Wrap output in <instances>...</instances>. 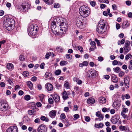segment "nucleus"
Returning a JSON list of instances; mask_svg holds the SVG:
<instances>
[{
  "label": "nucleus",
  "instance_id": "bb28decb",
  "mask_svg": "<svg viewBox=\"0 0 132 132\" xmlns=\"http://www.w3.org/2000/svg\"><path fill=\"white\" fill-rule=\"evenodd\" d=\"M119 128L121 131H126L127 130V128L125 126L122 125L119 127Z\"/></svg>",
  "mask_w": 132,
  "mask_h": 132
},
{
  "label": "nucleus",
  "instance_id": "6ab92c4d",
  "mask_svg": "<svg viewBox=\"0 0 132 132\" xmlns=\"http://www.w3.org/2000/svg\"><path fill=\"white\" fill-rule=\"evenodd\" d=\"M111 80L112 82L115 83L117 82L118 81L117 77L115 75H113L112 76Z\"/></svg>",
  "mask_w": 132,
  "mask_h": 132
},
{
  "label": "nucleus",
  "instance_id": "1a4fd4ad",
  "mask_svg": "<svg viewBox=\"0 0 132 132\" xmlns=\"http://www.w3.org/2000/svg\"><path fill=\"white\" fill-rule=\"evenodd\" d=\"M18 129L16 126H12L8 128L6 132H18Z\"/></svg>",
  "mask_w": 132,
  "mask_h": 132
},
{
  "label": "nucleus",
  "instance_id": "f257e3e1",
  "mask_svg": "<svg viewBox=\"0 0 132 132\" xmlns=\"http://www.w3.org/2000/svg\"><path fill=\"white\" fill-rule=\"evenodd\" d=\"M3 25L5 28L8 31L12 30L15 24V21L12 18H5L4 21Z\"/></svg>",
  "mask_w": 132,
  "mask_h": 132
},
{
  "label": "nucleus",
  "instance_id": "a211bd4d",
  "mask_svg": "<svg viewBox=\"0 0 132 132\" xmlns=\"http://www.w3.org/2000/svg\"><path fill=\"white\" fill-rule=\"evenodd\" d=\"M96 116L98 117L99 119V120L101 121L103 119L104 117L99 111L97 112L96 113Z\"/></svg>",
  "mask_w": 132,
  "mask_h": 132
},
{
  "label": "nucleus",
  "instance_id": "69168bd1",
  "mask_svg": "<svg viewBox=\"0 0 132 132\" xmlns=\"http://www.w3.org/2000/svg\"><path fill=\"white\" fill-rule=\"evenodd\" d=\"M116 27L117 29H118L120 28V26L118 23H117L116 25Z\"/></svg>",
  "mask_w": 132,
  "mask_h": 132
},
{
  "label": "nucleus",
  "instance_id": "e433bc0d",
  "mask_svg": "<svg viewBox=\"0 0 132 132\" xmlns=\"http://www.w3.org/2000/svg\"><path fill=\"white\" fill-rule=\"evenodd\" d=\"M114 71L117 73H119L120 70V68L119 67H117L115 68H113Z\"/></svg>",
  "mask_w": 132,
  "mask_h": 132
},
{
  "label": "nucleus",
  "instance_id": "c85d7f7f",
  "mask_svg": "<svg viewBox=\"0 0 132 132\" xmlns=\"http://www.w3.org/2000/svg\"><path fill=\"white\" fill-rule=\"evenodd\" d=\"M40 119L43 121H45L46 122H47L49 121V119L45 116H43L40 117Z\"/></svg>",
  "mask_w": 132,
  "mask_h": 132
},
{
  "label": "nucleus",
  "instance_id": "5fc2aeb1",
  "mask_svg": "<svg viewBox=\"0 0 132 132\" xmlns=\"http://www.w3.org/2000/svg\"><path fill=\"white\" fill-rule=\"evenodd\" d=\"M19 59L20 61H22L24 60V56L22 55H20L19 56Z\"/></svg>",
  "mask_w": 132,
  "mask_h": 132
},
{
  "label": "nucleus",
  "instance_id": "c756f323",
  "mask_svg": "<svg viewBox=\"0 0 132 132\" xmlns=\"http://www.w3.org/2000/svg\"><path fill=\"white\" fill-rule=\"evenodd\" d=\"M7 105V103L4 102H1L0 103V110L1 109L3 106H5L6 107V105Z\"/></svg>",
  "mask_w": 132,
  "mask_h": 132
},
{
  "label": "nucleus",
  "instance_id": "393cba45",
  "mask_svg": "<svg viewBox=\"0 0 132 132\" xmlns=\"http://www.w3.org/2000/svg\"><path fill=\"white\" fill-rule=\"evenodd\" d=\"M124 50L125 51L124 53H125L126 54L131 50V47L130 46H125Z\"/></svg>",
  "mask_w": 132,
  "mask_h": 132
},
{
  "label": "nucleus",
  "instance_id": "0e129e2a",
  "mask_svg": "<svg viewBox=\"0 0 132 132\" xmlns=\"http://www.w3.org/2000/svg\"><path fill=\"white\" fill-rule=\"evenodd\" d=\"M40 122V119L39 118H37L35 119L34 120V122L35 123H38Z\"/></svg>",
  "mask_w": 132,
  "mask_h": 132
},
{
  "label": "nucleus",
  "instance_id": "5701e85b",
  "mask_svg": "<svg viewBox=\"0 0 132 132\" xmlns=\"http://www.w3.org/2000/svg\"><path fill=\"white\" fill-rule=\"evenodd\" d=\"M36 111L34 109L29 110L28 111V113L30 115H35Z\"/></svg>",
  "mask_w": 132,
  "mask_h": 132
},
{
  "label": "nucleus",
  "instance_id": "c9c22d12",
  "mask_svg": "<svg viewBox=\"0 0 132 132\" xmlns=\"http://www.w3.org/2000/svg\"><path fill=\"white\" fill-rule=\"evenodd\" d=\"M61 71L60 70H57L55 72V74L57 76L59 75L61 73Z\"/></svg>",
  "mask_w": 132,
  "mask_h": 132
},
{
  "label": "nucleus",
  "instance_id": "aec40b11",
  "mask_svg": "<svg viewBox=\"0 0 132 132\" xmlns=\"http://www.w3.org/2000/svg\"><path fill=\"white\" fill-rule=\"evenodd\" d=\"M90 72L91 75L93 77H95L98 75L97 71L91 69V70H90Z\"/></svg>",
  "mask_w": 132,
  "mask_h": 132
},
{
  "label": "nucleus",
  "instance_id": "2f4dec72",
  "mask_svg": "<svg viewBox=\"0 0 132 132\" xmlns=\"http://www.w3.org/2000/svg\"><path fill=\"white\" fill-rule=\"evenodd\" d=\"M44 95L43 94H41L39 95V97L40 98V101L42 102L43 101L44 98Z\"/></svg>",
  "mask_w": 132,
  "mask_h": 132
},
{
  "label": "nucleus",
  "instance_id": "4468645a",
  "mask_svg": "<svg viewBox=\"0 0 132 132\" xmlns=\"http://www.w3.org/2000/svg\"><path fill=\"white\" fill-rule=\"evenodd\" d=\"M129 80L128 77H126L124 78V83L125 86L127 88H128L129 86Z\"/></svg>",
  "mask_w": 132,
  "mask_h": 132
},
{
  "label": "nucleus",
  "instance_id": "423d86ee",
  "mask_svg": "<svg viewBox=\"0 0 132 132\" xmlns=\"http://www.w3.org/2000/svg\"><path fill=\"white\" fill-rule=\"evenodd\" d=\"M61 20L59 17H55L54 19V20L51 24V29L52 31H55V27L56 28L57 26H59L60 23L61 22Z\"/></svg>",
  "mask_w": 132,
  "mask_h": 132
},
{
  "label": "nucleus",
  "instance_id": "6e6552de",
  "mask_svg": "<svg viewBox=\"0 0 132 132\" xmlns=\"http://www.w3.org/2000/svg\"><path fill=\"white\" fill-rule=\"evenodd\" d=\"M47 128L44 125L42 124L40 125L37 129L38 132H46Z\"/></svg>",
  "mask_w": 132,
  "mask_h": 132
},
{
  "label": "nucleus",
  "instance_id": "09e8293b",
  "mask_svg": "<svg viewBox=\"0 0 132 132\" xmlns=\"http://www.w3.org/2000/svg\"><path fill=\"white\" fill-rule=\"evenodd\" d=\"M78 48L79 50L81 52H82L83 51L82 47L80 46H78Z\"/></svg>",
  "mask_w": 132,
  "mask_h": 132
},
{
  "label": "nucleus",
  "instance_id": "f8f14e48",
  "mask_svg": "<svg viewBox=\"0 0 132 132\" xmlns=\"http://www.w3.org/2000/svg\"><path fill=\"white\" fill-rule=\"evenodd\" d=\"M26 7V5H22L18 6V9L19 11L21 12H25Z\"/></svg>",
  "mask_w": 132,
  "mask_h": 132
},
{
  "label": "nucleus",
  "instance_id": "b1692460",
  "mask_svg": "<svg viewBox=\"0 0 132 132\" xmlns=\"http://www.w3.org/2000/svg\"><path fill=\"white\" fill-rule=\"evenodd\" d=\"M7 68L10 70H11L13 69V65L11 63H8L7 65Z\"/></svg>",
  "mask_w": 132,
  "mask_h": 132
},
{
  "label": "nucleus",
  "instance_id": "2eb2a0df",
  "mask_svg": "<svg viewBox=\"0 0 132 132\" xmlns=\"http://www.w3.org/2000/svg\"><path fill=\"white\" fill-rule=\"evenodd\" d=\"M90 44L91 46V47H90L89 50L90 51H94L95 49L96 48V44L94 41H92L90 43Z\"/></svg>",
  "mask_w": 132,
  "mask_h": 132
},
{
  "label": "nucleus",
  "instance_id": "c03bdc74",
  "mask_svg": "<svg viewBox=\"0 0 132 132\" xmlns=\"http://www.w3.org/2000/svg\"><path fill=\"white\" fill-rule=\"evenodd\" d=\"M131 56V54L130 53L127 54L125 56V60H128Z\"/></svg>",
  "mask_w": 132,
  "mask_h": 132
},
{
  "label": "nucleus",
  "instance_id": "13d9d810",
  "mask_svg": "<svg viewBox=\"0 0 132 132\" xmlns=\"http://www.w3.org/2000/svg\"><path fill=\"white\" fill-rule=\"evenodd\" d=\"M60 7V5L58 3H55L54 4V7L55 8H58Z\"/></svg>",
  "mask_w": 132,
  "mask_h": 132
},
{
  "label": "nucleus",
  "instance_id": "6e6d98bb",
  "mask_svg": "<svg viewBox=\"0 0 132 132\" xmlns=\"http://www.w3.org/2000/svg\"><path fill=\"white\" fill-rule=\"evenodd\" d=\"M6 40H3L2 41H0V48L1 47V45L3 44H4L6 42Z\"/></svg>",
  "mask_w": 132,
  "mask_h": 132
},
{
  "label": "nucleus",
  "instance_id": "7c9ffc66",
  "mask_svg": "<svg viewBox=\"0 0 132 132\" xmlns=\"http://www.w3.org/2000/svg\"><path fill=\"white\" fill-rule=\"evenodd\" d=\"M64 86L67 89H69L70 88V86L69 83L68 82H66L64 84Z\"/></svg>",
  "mask_w": 132,
  "mask_h": 132
},
{
  "label": "nucleus",
  "instance_id": "79ce46f5",
  "mask_svg": "<svg viewBox=\"0 0 132 132\" xmlns=\"http://www.w3.org/2000/svg\"><path fill=\"white\" fill-rule=\"evenodd\" d=\"M56 49L59 52H61L62 51L63 48L61 47H57Z\"/></svg>",
  "mask_w": 132,
  "mask_h": 132
},
{
  "label": "nucleus",
  "instance_id": "e2e57ef3",
  "mask_svg": "<svg viewBox=\"0 0 132 132\" xmlns=\"http://www.w3.org/2000/svg\"><path fill=\"white\" fill-rule=\"evenodd\" d=\"M79 117V115L78 114H76L73 116V117L75 119H78Z\"/></svg>",
  "mask_w": 132,
  "mask_h": 132
},
{
  "label": "nucleus",
  "instance_id": "603ef678",
  "mask_svg": "<svg viewBox=\"0 0 132 132\" xmlns=\"http://www.w3.org/2000/svg\"><path fill=\"white\" fill-rule=\"evenodd\" d=\"M44 1L48 4H51L53 3L52 2L50 3L49 0H44Z\"/></svg>",
  "mask_w": 132,
  "mask_h": 132
},
{
  "label": "nucleus",
  "instance_id": "774afa93",
  "mask_svg": "<svg viewBox=\"0 0 132 132\" xmlns=\"http://www.w3.org/2000/svg\"><path fill=\"white\" fill-rule=\"evenodd\" d=\"M98 61L101 62L103 60V57L102 56H99L98 57Z\"/></svg>",
  "mask_w": 132,
  "mask_h": 132
},
{
  "label": "nucleus",
  "instance_id": "052dcab7",
  "mask_svg": "<svg viewBox=\"0 0 132 132\" xmlns=\"http://www.w3.org/2000/svg\"><path fill=\"white\" fill-rule=\"evenodd\" d=\"M8 82L11 85H12L13 83L12 81L10 79H9L7 80Z\"/></svg>",
  "mask_w": 132,
  "mask_h": 132
},
{
  "label": "nucleus",
  "instance_id": "338daca9",
  "mask_svg": "<svg viewBox=\"0 0 132 132\" xmlns=\"http://www.w3.org/2000/svg\"><path fill=\"white\" fill-rule=\"evenodd\" d=\"M106 5L104 4H101L100 5V7L101 9H104L106 7Z\"/></svg>",
  "mask_w": 132,
  "mask_h": 132
},
{
  "label": "nucleus",
  "instance_id": "a19ab883",
  "mask_svg": "<svg viewBox=\"0 0 132 132\" xmlns=\"http://www.w3.org/2000/svg\"><path fill=\"white\" fill-rule=\"evenodd\" d=\"M24 98L26 100L28 101L30 99L31 97L29 95H27L25 96Z\"/></svg>",
  "mask_w": 132,
  "mask_h": 132
},
{
  "label": "nucleus",
  "instance_id": "72a5a7b5",
  "mask_svg": "<svg viewBox=\"0 0 132 132\" xmlns=\"http://www.w3.org/2000/svg\"><path fill=\"white\" fill-rule=\"evenodd\" d=\"M68 62L64 61H62L60 62V64L61 65H64L67 64Z\"/></svg>",
  "mask_w": 132,
  "mask_h": 132
},
{
  "label": "nucleus",
  "instance_id": "7ed1b4c3",
  "mask_svg": "<svg viewBox=\"0 0 132 132\" xmlns=\"http://www.w3.org/2000/svg\"><path fill=\"white\" fill-rule=\"evenodd\" d=\"M38 29L37 24H31L28 28V33L29 35L31 36H35L37 33Z\"/></svg>",
  "mask_w": 132,
  "mask_h": 132
},
{
  "label": "nucleus",
  "instance_id": "f3484780",
  "mask_svg": "<svg viewBox=\"0 0 132 132\" xmlns=\"http://www.w3.org/2000/svg\"><path fill=\"white\" fill-rule=\"evenodd\" d=\"M56 114V110H52L51 111L49 114L50 116L52 118H55Z\"/></svg>",
  "mask_w": 132,
  "mask_h": 132
},
{
  "label": "nucleus",
  "instance_id": "58836bf2",
  "mask_svg": "<svg viewBox=\"0 0 132 132\" xmlns=\"http://www.w3.org/2000/svg\"><path fill=\"white\" fill-rule=\"evenodd\" d=\"M23 75L24 77H28L29 75V72L27 71H24L23 72Z\"/></svg>",
  "mask_w": 132,
  "mask_h": 132
},
{
  "label": "nucleus",
  "instance_id": "20e7f679",
  "mask_svg": "<svg viewBox=\"0 0 132 132\" xmlns=\"http://www.w3.org/2000/svg\"><path fill=\"white\" fill-rule=\"evenodd\" d=\"M105 25L104 20H101L100 21L96 29V30L98 33L102 34L105 32L104 28Z\"/></svg>",
  "mask_w": 132,
  "mask_h": 132
},
{
  "label": "nucleus",
  "instance_id": "9b49d317",
  "mask_svg": "<svg viewBox=\"0 0 132 132\" xmlns=\"http://www.w3.org/2000/svg\"><path fill=\"white\" fill-rule=\"evenodd\" d=\"M48 91H52L53 90V85L50 83H47L45 85Z\"/></svg>",
  "mask_w": 132,
  "mask_h": 132
},
{
  "label": "nucleus",
  "instance_id": "39448f33",
  "mask_svg": "<svg viewBox=\"0 0 132 132\" xmlns=\"http://www.w3.org/2000/svg\"><path fill=\"white\" fill-rule=\"evenodd\" d=\"M58 25L60 27V30L63 31V33L64 32H65L67 31L68 25L65 19H64L63 21L60 23Z\"/></svg>",
  "mask_w": 132,
  "mask_h": 132
},
{
  "label": "nucleus",
  "instance_id": "0eeeda50",
  "mask_svg": "<svg viewBox=\"0 0 132 132\" xmlns=\"http://www.w3.org/2000/svg\"><path fill=\"white\" fill-rule=\"evenodd\" d=\"M76 25L80 29H82L84 27V26L83 25V23L81 19L78 18L76 21Z\"/></svg>",
  "mask_w": 132,
  "mask_h": 132
},
{
  "label": "nucleus",
  "instance_id": "412c9836",
  "mask_svg": "<svg viewBox=\"0 0 132 132\" xmlns=\"http://www.w3.org/2000/svg\"><path fill=\"white\" fill-rule=\"evenodd\" d=\"M62 97L64 100L67 99L69 98L67 92L65 90L62 93Z\"/></svg>",
  "mask_w": 132,
  "mask_h": 132
},
{
  "label": "nucleus",
  "instance_id": "9d476101",
  "mask_svg": "<svg viewBox=\"0 0 132 132\" xmlns=\"http://www.w3.org/2000/svg\"><path fill=\"white\" fill-rule=\"evenodd\" d=\"M119 118L118 116L116 115L112 117L111 121L113 124H115L118 121Z\"/></svg>",
  "mask_w": 132,
  "mask_h": 132
},
{
  "label": "nucleus",
  "instance_id": "a18cd8bd",
  "mask_svg": "<svg viewBox=\"0 0 132 132\" xmlns=\"http://www.w3.org/2000/svg\"><path fill=\"white\" fill-rule=\"evenodd\" d=\"M51 53L50 52H48L47 53L45 56V57L47 59L49 58V56L51 55Z\"/></svg>",
  "mask_w": 132,
  "mask_h": 132
},
{
  "label": "nucleus",
  "instance_id": "864d4df0",
  "mask_svg": "<svg viewBox=\"0 0 132 132\" xmlns=\"http://www.w3.org/2000/svg\"><path fill=\"white\" fill-rule=\"evenodd\" d=\"M85 117V120L87 122H89L90 121V117H89L87 116Z\"/></svg>",
  "mask_w": 132,
  "mask_h": 132
},
{
  "label": "nucleus",
  "instance_id": "8fccbe9b",
  "mask_svg": "<svg viewBox=\"0 0 132 132\" xmlns=\"http://www.w3.org/2000/svg\"><path fill=\"white\" fill-rule=\"evenodd\" d=\"M48 101L50 104H52L53 103V101L52 98H49L48 100Z\"/></svg>",
  "mask_w": 132,
  "mask_h": 132
},
{
  "label": "nucleus",
  "instance_id": "3c124183",
  "mask_svg": "<svg viewBox=\"0 0 132 132\" xmlns=\"http://www.w3.org/2000/svg\"><path fill=\"white\" fill-rule=\"evenodd\" d=\"M65 116L64 113L61 114L60 115V117L62 119H64L65 118Z\"/></svg>",
  "mask_w": 132,
  "mask_h": 132
},
{
  "label": "nucleus",
  "instance_id": "ea45409f",
  "mask_svg": "<svg viewBox=\"0 0 132 132\" xmlns=\"http://www.w3.org/2000/svg\"><path fill=\"white\" fill-rule=\"evenodd\" d=\"M123 24L125 26V27H127L129 25V23L127 21H125L123 22Z\"/></svg>",
  "mask_w": 132,
  "mask_h": 132
},
{
  "label": "nucleus",
  "instance_id": "bf43d9fd",
  "mask_svg": "<svg viewBox=\"0 0 132 132\" xmlns=\"http://www.w3.org/2000/svg\"><path fill=\"white\" fill-rule=\"evenodd\" d=\"M90 5L93 6H95L96 4L95 2L94 1H91L90 2Z\"/></svg>",
  "mask_w": 132,
  "mask_h": 132
},
{
  "label": "nucleus",
  "instance_id": "4be33fe9",
  "mask_svg": "<svg viewBox=\"0 0 132 132\" xmlns=\"http://www.w3.org/2000/svg\"><path fill=\"white\" fill-rule=\"evenodd\" d=\"M95 101V100L93 98H89L87 100V102L88 104L91 103L93 104L94 103Z\"/></svg>",
  "mask_w": 132,
  "mask_h": 132
},
{
  "label": "nucleus",
  "instance_id": "dca6fc26",
  "mask_svg": "<svg viewBox=\"0 0 132 132\" xmlns=\"http://www.w3.org/2000/svg\"><path fill=\"white\" fill-rule=\"evenodd\" d=\"M52 95V97L56 102H57L60 100V97L57 94L55 93Z\"/></svg>",
  "mask_w": 132,
  "mask_h": 132
},
{
  "label": "nucleus",
  "instance_id": "37998d69",
  "mask_svg": "<svg viewBox=\"0 0 132 132\" xmlns=\"http://www.w3.org/2000/svg\"><path fill=\"white\" fill-rule=\"evenodd\" d=\"M125 75V72L123 71L120 72L119 74V76L120 77H123Z\"/></svg>",
  "mask_w": 132,
  "mask_h": 132
},
{
  "label": "nucleus",
  "instance_id": "f704fd0d",
  "mask_svg": "<svg viewBox=\"0 0 132 132\" xmlns=\"http://www.w3.org/2000/svg\"><path fill=\"white\" fill-rule=\"evenodd\" d=\"M51 75V73L48 72H47L46 73L45 75V77L47 78L49 77H50Z\"/></svg>",
  "mask_w": 132,
  "mask_h": 132
},
{
  "label": "nucleus",
  "instance_id": "473e14b6",
  "mask_svg": "<svg viewBox=\"0 0 132 132\" xmlns=\"http://www.w3.org/2000/svg\"><path fill=\"white\" fill-rule=\"evenodd\" d=\"M8 104H7V105H6V107H5V106H3V108H2L1 109H0V110L1 111H6L8 109Z\"/></svg>",
  "mask_w": 132,
  "mask_h": 132
},
{
  "label": "nucleus",
  "instance_id": "680f3d73",
  "mask_svg": "<svg viewBox=\"0 0 132 132\" xmlns=\"http://www.w3.org/2000/svg\"><path fill=\"white\" fill-rule=\"evenodd\" d=\"M103 77L106 79H108L110 78L109 76L108 75H105L103 76Z\"/></svg>",
  "mask_w": 132,
  "mask_h": 132
},
{
  "label": "nucleus",
  "instance_id": "cd10ccee",
  "mask_svg": "<svg viewBox=\"0 0 132 132\" xmlns=\"http://www.w3.org/2000/svg\"><path fill=\"white\" fill-rule=\"evenodd\" d=\"M99 102L103 104L106 102V99L104 97H101L99 98Z\"/></svg>",
  "mask_w": 132,
  "mask_h": 132
},
{
  "label": "nucleus",
  "instance_id": "a878e982",
  "mask_svg": "<svg viewBox=\"0 0 132 132\" xmlns=\"http://www.w3.org/2000/svg\"><path fill=\"white\" fill-rule=\"evenodd\" d=\"M27 84L28 87L31 90L32 89L33 86L32 83L30 81H28L27 82Z\"/></svg>",
  "mask_w": 132,
  "mask_h": 132
},
{
  "label": "nucleus",
  "instance_id": "49530a36",
  "mask_svg": "<svg viewBox=\"0 0 132 132\" xmlns=\"http://www.w3.org/2000/svg\"><path fill=\"white\" fill-rule=\"evenodd\" d=\"M130 42L129 41H126L125 44V46H130Z\"/></svg>",
  "mask_w": 132,
  "mask_h": 132
},
{
  "label": "nucleus",
  "instance_id": "4c0bfd02",
  "mask_svg": "<svg viewBox=\"0 0 132 132\" xmlns=\"http://www.w3.org/2000/svg\"><path fill=\"white\" fill-rule=\"evenodd\" d=\"M65 57L67 59L69 60H71L72 58V56L70 54H66Z\"/></svg>",
  "mask_w": 132,
  "mask_h": 132
},
{
  "label": "nucleus",
  "instance_id": "ddd939ff",
  "mask_svg": "<svg viewBox=\"0 0 132 132\" xmlns=\"http://www.w3.org/2000/svg\"><path fill=\"white\" fill-rule=\"evenodd\" d=\"M121 103V101H116L113 102V106L114 108L117 109L120 106Z\"/></svg>",
  "mask_w": 132,
  "mask_h": 132
},
{
  "label": "nucleus",
  "instance_id": "f03ea898",
  "mask_svg": "<svg viewBox=\"0 0 132 132\" xmlns=\"http://www.w3.org/2000/svg\"><path fill=\"white\" fill-rule=\"evenodd\" d=\"M79 12L81 16L84 18H86L90 14V10L87 6L83 5L80 7Z\"/></svg>",
  "mask_w": 132,
  "mask_h": 132
},
{
  "label": "nucleus",
  "instance_id": "4d7b16f0",
  "mask_svg": "<svg viewBox=\"0 0 132 132\" xmlns=\"http://www.w3.org/2000/svg\"><path fill=\"white\" fill-rule=\"evenodd\" d=\"M118 62L117 60H115L113 61L112 62V64L113 65H115L118 64Z\"/></svg>",
  "mask_w": 132,
  "mask_h": 132
},
{
  "label": "nucleus",
  "instance_id": "de8ad7c7",
  "mask_svg": "<svg viewBox=\"0 0 132 132\" xmlns=\"http://www.w3.org/2000/svg\"><path fill=\"white\" fill-rule=\"evenodd\" d=\"M63 111L66 112H69L70 110L69 108L68 107H65L64 108Z\"/></svg>",
  "mask_w": 132,
  "mask_h": 132
}]
</instances>
